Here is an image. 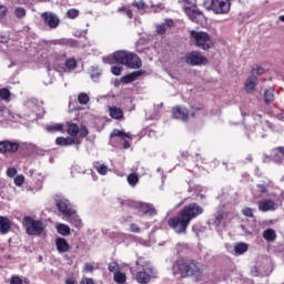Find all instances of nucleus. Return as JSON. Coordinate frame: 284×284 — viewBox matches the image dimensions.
<instances>
[{
    "instance_id": "a19ab883",
    "label": "nucleus",
    "mask_w": 284,
    "mask_h": 284,
    "mask_svg": "<svg viewBox=\"0 0 284 284\" xmlns=\"http://www.w3.org/2000/svg\"><path fill=\"white\" fill-rule=\"evenodd\" d=\"M108 270H109V272H111L112 274H116V272H119V270H120L119 263H116V262H111V263H109Z\"/></svg>"
},
{
    "instance_id": "393cba45",
    "label": "nucleus",
    "mask_w": 284,
    "mask_h": 284,
    "mask_svg": "<svg viewBox=\"0 0 284 284\" xmlns=\"http://www.w3.org/2000/svg\"><path fill=\"white\" fill-rule=\"evenodd\" d=\"M67 217L69 219V223H71L73 227H77L78 230H81L83 227V222L81 221V217L77 215V213Z\"/></svg>"
},
{
    "instance_id": "20e7f679",
    "label": "nucleus",
    "mask_w": 284,
    "mask_h": 284,
    "mask_svg": "<svg viewBox=\"0 0 284 284\" xmlns=\"http://www.w3.org/2000/svg\"><path fill=\"white\" fill-rule=\"evenodd\" d=\"M191 112L187 108L181 106V105H175L172 108V116L173 119H179L180 121H189L190 116H199V114H203L205 116L206 111L205 108H191Z\"/></svg>"
},
{
    "instance_id": "4be33fe9",
    "label": "nucleus",
    "mask_w": 284,
    "mask_h": 284,
    "mask_svg": "<svg viewBox=\"0 0 284 284\" xmlns=\"http://www.w3.org/2000/svg\"><path fill=\"white\" fill-rule=\"evenodd\" d=\"M140 210L144 216H156L158 212L152 204H142Z\"/></svg>"
},
{
    "instance_id": "37998d69",
    "label": "nucleus",
    "mask_w": 284,
    "mask_h": 284,
    "mask_svg": "<svg viewBox=\"0 0 284 284\" xmlns=\"http://www.w3.org/2000/svg\"><path fill=\"white\" fill-rule=\"evenodd\" d=\"M68 19H77L79 17V10L78 9H69L67 11Z\"/></svg>"
},
{
    "instance_id": "ea45409f",
    "label": "nucleus",
    "mask_w": 284,
    "mask_h": 284,
    "mask_svg": "<svg viewBox=\"0 0 284 284\" xmlns=\"http://www.w3.org/2000/svg\"><path fill=\"white\" fill-rule=\"evenodd\" d=\"M26 13H27V11L23 7H17L14 9V14H16L17 19H23V17H26Z\"/></svg>"
},
{
    "instance_id": "ddd939ff",
    "label": "nucleus",
    "mask_w": 284,
    "mask_h": 284,
    "mask_svg": "<svg viewBox=\"0 0 284 284\" xmlns=\"http://www.w3.org/2000/svg\"><path fill=\"white\" fill-rule=\"evenodd\" d=\"M125 65L126 68H131L132 70H139V68L143 65V62L136 53L129 52Z\"/></svg>"
},
{
    "instance_id": "58836bf2",
    "label": "nucleus",
    "mask_w": 284,
    "mask_h": 284,
    "mask_svg": "<svg viewBox=\"0 0 284 284\" xmlns=\"http://www.w3.org/2000/svg\"><path fill=\"white\" fill-rule=\"evenodd\" d=\"M243 216H246V219H254V210L252 207L245 206L242 209Z\"/></svg>"
},
{
    "instance_id": "de8ad7c7",
    "label": "nucleus",
    "mask_w": 284,
    "mask_h": 284,
    "mask_svg": "<svg viewBox=\"0 0 284 284\" xmlns=\"http://www.w3.org/2000/svg\"><path fill=\"white\" fill-rule=\"evenodd\" d=\"M10 284H23V280L19 275H12Z\"/></svg>"
},
{
    "instance_id": "5fc2aeb1",
    "label": "nucleus",
    "mask_w": 284,
    "mask_h": 284,
    "mask_svg": "<svg viewBox=\"0 0 284 284\" xmlns=\"http://www.w3.org/2000/svg\"><path fill=\"white\" fill-rule=\"evenodd\" d=\"M7 14H8V7L0 4V19H4Z\"/></svg>"
},
{
    "instance_id": "f704fd0d",
    "label": "nucleus",
    "mask_w": 284,
    "mask_h": 284,
    "mask_svg": "<svg viewBox=\"0 0 284 284\" xmlns=\"http://www.w3.org/2000/svg\"><path fill=\"white\" fill-rule=\"evenodd\" d=\"M126 181H128L129 185L134 187L139 183V175H136L135 173H130L126 178Z\"/></svg>"
},
{
    "instance_id": "9b49d317",
    "label": "nucleus",
    "mask_w": 284,
    "mask_h": 284,
    "mask_svg": "<svg viewBox=\"0 0 284 284\" xmlns=\"http://www.w3.org/2000/svg\"><path fill=\"white\" fill-rule=\"evenodd\" d=\"M41 19L44 26H48L51 30H55V28H59V24L61 23L59 17L50 11L41 13Z\"/></svg>"
},
{
    "instance_id": "5701e85b",
    "label": "nucleus",
    "mask_w": 284,
    "mask_h": 284,
    "mask_svg": "<svg viewBox=\"0 0 284 284\" xmlns=\"http://www.w3.org/2000/svg\"><path fill=\"white\" fill-rule=\"evenodd\" d=\"M109 114L111 119H114L115 121H121V119H123V110L121 108L110 106Z\"/></svg>"
},
{
    "instance_id": "49530a36",
    "label": "nucleus",
    "mask_w": 284,
    "mask_h": 284,
    "mask_svg": "<svg viewBox=\"0 0 284 284\" xmlns=\"http://www.w3.org/2000/svg\"><path fill=\"white\" fill-rule=\"evenodd\" d=\"M111 72H112V74H114V77H121V72H123V68L116 67V65L112 67Z\"/></svg>"
},
{
    "instance_id": "09e8293b",
    "label": "nucleus",
    "mask_w": 284,
    "mask_h": 284,
    "mask_svg": "<svg viewBox=\"0 0 284 284\" xmlns=\"http://www.w3.org/2000/svg\"><path fill=\"white\" fill-rule=\"evenodd\" d=\"M134 8H136L138 10H145V8H148V4H145L143 2V0H140L138 2L133 3Z\"/></svg>"
},
{
    "instance_id": "a878e982",
    "label": "nucleus",
    "mask_w": 284,
    "mask_h": 284,
    "mask_svg": "<svg viewBox=\"0 0 284 284\" xmlns=\"http://www.w3.org/2000/svg\"><path fill=\"white\" fill-rule=\"evenodd\" d=\"M263 239L268 243L276 241V231H274L273 229H266L263 232Z\"/></svg>"
},
{
    "instance_id": "bf43d9fd",
    "label": "nucleus",
    "mask_w": 284,
    "mask_h": 284,
    "mask_svg": "<svg viewBox=\"0 0 284 284\" xmlns=\"http://www.w3.org/2000/svg\"><path fill=\"white\" fill-rule=\"evenodd\" d=\"M272 152H277V154H281V156L284 158V146H276L272 150Z\"/></svg>"
},
{
    "instance_id": "1a4fd4ad",
    "label": "nucleus",
    "mask_w": 284,
    "mask_h": 284,
    "mask_svg": "<svg viewBox=\"0 0 284 284\" xmlns=\"http://www.w3.org/2000/svg\"><path fill=\"white\" fill-rule=\"evenodd\" d=\"M19 148H21L19 141H0V154H17V152H19Z\"/></svg>"
},
{
    "instance_id": "bb28decb",
    "label": "nucleus",
    "mask_w": 284,
    "mask_h": 284,
    "mask_svg": "<svg viewBox=\"0 0 284 284\" xmlns=\"http://www.w3.org/2000/svg\"><path fill=\"white\" fill-rule=\"evenodd\" d=\"M113 281L116 284H125L128 283V275L121 271L115 272V274H113Z\"/></svg>"
},
{
    "instance_id": "2eb2a0df",
    "label": "nucleus",
    "mask_w": 284,
    "mask_h": 284,
    "mask_svg": "<svg viewBox=\"0 0 284 284\" xmlns=\"http://www.w3.org/2000/svg\"><path fill=\"white\" fill-rule=\"evenodd\" d=\"M194 39L196 47L202 50H210V48H214V41L210 37H195Z\"/></svg>"
},
{
    "instance_id": "f3484780",
    "label": "nucleus",
    "mask_w": 284,
    "mask_h": 284,
    "mask_svg": "<svg viewBox=\"0 0 284 284\" xmlns=\"http://www.w3.org/2000/svg\"><path fill=\"white\" fill-rule=\"evenodd\" d=\"M55 247L59 254H65V252H70V243H68V240L63 237L55 239Z\"/></svg>"
},
{
    "instance_id": "473e14b6",
    "label": "nucleus",
    "mask_w": 284,
    "mask_h": 284,
    "mask_svg": "<svg viewBox=\"0 0 284 284\" xmlns=\"http://www.w3.org/2000/svg\"><path fill=\"white\" fill-rule=\"evenodd\" d=\"M10 97H12V93H10V90L8 88L0 89L1 101H10Z\"/></svg>"
},
{
    "instance_id": "423d86ee",
    "label": "nucleus",
    "mask_w": 284,
    "mask_h": 284,
    "mask_svg": "<svg viewBox=\"0 0 284 284\" xmlns=\"http://www.w3.org/2000/svg\"><path fill=\"white\" fill-rule=\"evenodd\" d=\"M152 278H154V267L149 263L142 265V270L135 274V281L140 284H148Z\"/></svg>"
},
{
    "instance_id": "4468645a",
    "label": "nucleus",
    "mask_w": 284,
    "mask_h": 284,
    "mask_svg": "<svg viewBox=\"0 0 284 284\" xmlns=\"http://www.w3.org/2000/svg\"><path fill=\"white\" fill-rule=\"evenodd\" d=\"M55 145H60L61 148H68L69 145H81V141L78 138L58 136L55 139Z\"/></svg>"
},
{
    "instance_id": "13d9d810",
    "label": "nucleus",
    "mask_w": 284,
    "mask_h": 284,
    "mask_svg": "<svg viewBox=\"0 0 284 284\" xmlns=\"http://www.w3.org/2000/svg\"><path fill=\"white\" fill-rule=\"evenodd\" d=\"M80 284H95L94 280L91 277H82Z\"/></svg>"
},
{
    "instance_id": "338daca9",
    "label": "nucleus",
    "mask_w": 284,
    "mask_h": 284,
    "mask_svg": "<svg viewBox=\"0 0 284 284\" xmlns=\"http://www.w3.org/2000/svg\"><path fill=\"white\" fill-rule=\"evenodd\" d=\"M8 41H6V37H0V43H7Z\"/></svg>"
},
{
    "instance_id": "412c9836",
    "label": "nucleus",
    "mask_w": 284,
    "mask_h": 284,
    "mask_svg": "<svg viewBox=\"0 0 284 284\" xmlns=\"http://www.w3.org/2000/svg\"><path fill=\"white\" fill-rule=\"evenodd\" d=\"M141 74H144V71H133L124 77L121 78L122 83H132L133 81H136Z\"/></svg>"
},
{
    "instance_id": "052dcab7",
    "label": "nucleus",
    "mask_w": 284,
    "mask_h": 284,
    "mask_svg": "<svg viewBox=\"0 0 284 284\" xmlns=\"http://www.w3.org/2000/svg\"><path fill=\"white\" fill-rule=\"evenodd\" d=\"M88 134H90V131H88V128L82 126V128L80 129V136L85 138V136H88Z\"/></svg>"
},
{
    "instance_id": "72a5a7b5",
    "label": "nucleus",
    "mask_w": 284,
    "mask_h": 284,
    "mask_svg": "<svg viewBox=\"0 0 284 284\" xmlns=\"http://www.w3.org/2000/svg\"><path fill=\"white\" fill-rule=\"evenodd\" d=\"M47 132H63V124H50L45 128Z\"/></svg>"
},
{
    "instance_id": "cd10ccee",
    "label": "nucleus",
    "mask_w": 284,
    "mask_h": 284,
    "mask_svg": "<svg viewBox=\"0 0 284 284\" xmlns=\"http://www.w3.org/2000/svg\"><path fill=\"white\" fill-rule=\"evenodd\" d=\"M116 136H119V138L122 139V140L132 139V134L125 133L124 131H121V130H119V129H114V130L111 132L110 138H111V139H114V138H116Z\"/></svg>"
},
{
    "instance_id": "e2e57ef3",
    "label": "nucleus",
    "mask_w": 284,
    "mask_h": 284,
    "mask_svg": "<svg viewBox=\"0 0 284 284\" xmlns=\"http://www.w3.org/2000/svg\"><path fill=\"white\" fill-rule=\"evenodd\" d=\"M65 284H77V281L74 278H67Z\"/></svg>"
},
{
    "instance_id": "7c9ffc66",
    "label": "nucleus",
    "mask_w": 284,
    "mask_h": 284,
    "mask_svg": "<svg viewBox=\"0 0 284 284\" xmlns=\"http://www.w3.org/2000/svg\"><path fill=\"white\" fill-rule=\"evenodd\" d=\"M57 230L58 234H61V236H70V226L65 224H59Z\"/></svg>"
},
{
    "instance_id": "4d7b16f0",
    "label": "nucleus",
    "mask_w": 284,
    "mask_h": 284,
    "mask_svg": "<svg viewBox=\"0 0 284 284\" xmlns=\"http://www.w3.org/2000/svg\"><path fill=\"white\" fill-rule=\"evenodd\" d=\"M7 176H9V179H14V176H17V170L14 168H9L7 170Z\"/></svg>"
},
{
    "instance_id": "0eeeda50",
    "label": "nucleus",
    "mask_w": 284,
    "mask_h": 284,
    "mask_svg": "<svg viewBox=\"0 0 284 284\" xmlns=\"http://www.w3.org/2000/svg\"><path fill=\"white\" fill-rule=\"evenodd\" d=\"M55 206L63 214V216H72L73 214H77V211L72 209V204L70 203V200L65 197H58L55 199Z\"/></svg>"
},
{
    "instance_id": "680f3d73",
    "label": "nucleus",
    "mask_w": 284,
    "mask_h": 284,
    "mask_svg": "<svg viewBox=\"0 0 284 284\" xmlns=\"http://www.w3.org/2000/svg\"><path fill=\"white\" fill-rule=\"evenodd\" d=\"M123 141H124L123 142V150H130V146H131L130 142L128 140H123Z\"/></svg>"
},
{
    "instance_id": "c03bdc74",
    "label": "nucleus",
    "mask_w": 284,
    "mask_h": 284,
    "mask_svg": "<svg viewBox=\"0 0 284 284\" xmlns=\"http://www.w3.org/2000/svg\"><path fill=\"white\" fill-rule=\"evenodd\" d=\"M272 159L275 163H283V155H281V153L278 152H273L272 154Z\"/></svg>"
},
{
    "instance_id": "c9c22d12",
    "label": "nucleus",
    "mask_w": 284,
    "mask_h": 284,
    "mask_svg": "<svg viewBox=\"0 0 284 284\" xmlns=\"http://www.w3.org/2000/svg\"><path fill=\"white\" fill-rule=\"evenodd\" d=\"M67 70H77V60L74 58H69L64 62Z\"/></svg>"
},
{
    "instance_id": "69168bd1",
    "label": "nucleus",
    "mask_w": 284,
    "mask_h": 284,
    "mask_svg": "<svg viewBox=\"0 0 284 284\" xmlns=\"http://www.w3.org/2000/svg\"><path fill=\"white\" fill-rule=\"evenodd\" d=\"M99 77H101V73H97V74H91V79H99Z\"/></svg>"
},
{
    "instance_id": "f257e3e1",
    "label": "nucleus",
    "mask_w": 284,
    "mask_h": 284,
    "mask_svg": "<svg viewBox=\"0 0 284 284\" xmlns=\"http://www.w3.org/2000/svg\"><path fill=\"white\" fill-rule=\"evenodd\" d=\"M203 212V206L199 205V203H190L180 210L178 215L170 217L168 220V225L175 234H187L190 223H192L194 219H199Z\"/></svg>"
},
{
    "instance_id": "6e6552de",
    "label": "nucleus",
    "mask_w": 284,
    "mask_h": 284,
    "mask_svg": "<svg viewBox=\"0 0 284 284\" xmlns=\"http://www.w3.org/2000/svg\"><path fill=\"white\" fill-rule=\"evenodd\" d=\"M185 63L187 65H207L209 60L207 58L201 55L199 51H191L185 54Z\"/></svg>"
},
{
    "instance_id": "e433bc0d",
    "label": "nucleus",
    "mask_w": 284,
    "mask_h": 284,
    "mask_svg": "<svg viewBox=\"0 0 284 284\" xmlns=\"http://www.w3.org/2000/svg\"><path fill=\"white\" fill-rule=\"evenodd\" d=\"M264 101H265V103H273V101H274V91L273 90L265 91Z\"/></svg>"
},
{
    "instance_id": "f8f14e48",
    "label": "nucleus",
    "mask_w": 284,
    "mask_h": 284,
    "mask_svg": "<svg viewBox=\"0 0 284 284\" xmlns=\"http://www.w3.org/2000/svg\"><path fill=\"white\" fill-rule=\"evenodd\" d=\"M174 28H176V22L174 19L166 18L162 23L155 26V32L156 34H160V37H163V34L171 32V30H174Z\"/></svg>"
},
{
    "instance_id": "a211bd4d",
    "label": "nucleus",
    "mask_w": 284,
    "mask_h": 284,
    "mask_svg": "<svg viewBox=\"0 0 284 284\" xmlns=\"http://www.w3.org/2000/svg\"><path fill=\"white\" fill-rule=\"evenodd\" d=\"M129 54L130 52L128 51H115L113 53V60L115 61V63H119L120 65H125L128 62Z\"/></svg>"
},
{
    "instance_id": "7ed1b4c3",
    "label": "nucleus",
    "mask_w": 284,
    "mask_h": 284,
    "mask_svg": "<svg viewBox=\"0 0 284 284\" xmlns=\"http://www.w3.org/2000/svg\"><path fill=\"white\" fill-rule=\"evenodd\" d=\"M180 3H182V10L190 21L197 23V26H205L207 19L195 3L190 0H180Z\"/></svg>"
},
{
    "instance_id": "a18cd8bd",
    "label": "nucleus",
    "mask_w": 284,
    "mask_h": 284,
    "mask_svg": "<svg viewBox=\"0 0 284 284\" xmlns=\"http://www.w3.org/2000/svg\"><path fill=\"white\" fill-rule=\"evenodd\" d=\"M83 272L92 274V272H94V264L85 263L83 266Z\"/></svg>"
},
{
    "instance_id": "4c0bfd02",
    "label": "nucleus",
    "mask_w": 284,
    "mask_h": 284,
    "mask_svg": "<svg viewBox=\"0 0 284 284\" xmlns=\"http://www.w3.org/2000/svg\"><path fill=\"white\" fill-rule=\"evenodd\" d=\"M214 223H216V225H221V223L223 222V219H225V214L223 213V210H220L215 213L214 215Z\"/></svg>"
},
{
    "instance_id": "0e129e2a",
    "label": "nucleus",
    "mask_w": 284,
    "mask_h": 284,
    "mask_svg": "<svg viewBox=\"0 0 284 284\" xmlns=\"http://www.w3.org/2000/svg\"><path fill=\"white\" fill-rule=\"evenodd\" d=\"M126 17H129V19H133L134 14L132 13V10H126Z\"/></svg>"
},
{
    "instance_id": "603ef678",
    "label": "nucleus",
    "mask_w": 284,
    "mask_h": 284,
    "mask_svg": "<svg viewBox=\"0 0 284 284\" xmlns=\"http://www.w3.org/2000/svg\"><path fill=\"white\" fill-rule=\"evenodd\" d=\"M190 34H191V37H209L207 33L201 32V31H196V30H191Z\"/></svg>"
},
{
    "instance_id": "864d4df0",
    "label": "nucleus",
    "mask_w": 284,
    "mask_h": 284,
    "mask_svg": "<svg viewBox=\"0 0 284 284\" xmlns=\"http://www.w3.org/2000/svg\"><path fill=\"white\" fill-rule=\"evenodd\" d=\"M256 72L257 77H261V74H265V69H263L262 67H256L255 69H252V74L254 75V73Z\"/></svg>"
},
{
    "instance_id": "6e6d98bb",
    "label": "nucleus",
    "mask_w": 284,
    "mask_h": 284,
    "mask_svg": "<svg viewBox=\"0 0 284 284\" xmlns=\"http://www.w3.org/2000/svg\"><path fill=\"white\" fill-rule=\"evenodd\" d=\"M256 187H257V191L260 192V194H266L267 184H257Z\"/></svg>"
},
{
    "instance_id": "9d476101",
    "label": "nucleus",
    "mask_w": 284,
    "mask_h": 284,
    "mask_svg": "<svg viewBox=\"0 0 284 284\" xmlns=\"http://www.w3.org/2000/svg\"><path fill=\"white\" fill-rule=\"evenodd\" d=\"M231 6L230 0H211V10H213L215 14H227Z\"/></svg>"
},
{
    "instance_id": "aec40b11",
    "label": "nucleus",
    "mask_w": 284,
    "mask_h": 284,
    "mask_svg": "<svg viewBox=\"0 0 284 284\" xmlns=\"http://www.w3.org/2000/svg\"><path fill=\"white\" fill-rule=\"evenodd\" d=\"M256 81H257L256 75L248 77L244 84L245 92H247L248 94L254 92V90H256Z\"/></svg>"
},
{
    "instance_id": "c756f323",
    "label": "nucleus",
    "mask_w": 284,
    "mask_h": 284,
    "mask_svg": "<svg viewBox=\"0 0 284 284\" xmlns=\"http://www.w3.org/2000/svg\"><path fill=\"white\" fill-rule=\"evenodd\" d=\"M94 170H97L98 174H101V176H105V174H108L109 169L108 165L95 162Z\"/></svg>"
},
{
    "instance_id": "774afa93",
    "label": "nucleus",
    "mask_w": 284,
    "mask_h": 284,
    "mask_svg": "<svg viewBox=\"0 0 284 284\" xmlns=\"http://www.w3.org/2000/svg\"><path fill=\"white\" fill-rule=\"evenodd\" d=\"M278 19L284 23V16H280Z\"/></svg>"
},
{
    "instance_id": "dca6fc26",
    "label": "nucleus",
    "mask_w": 284,
    "mask_h": 284,
    "mask_svg": "<svg viewBox=\"0 0 284 284\" xmlns=\"http://www.w3.org/2000/svg\"><path fill=\"white\" fill-rule=\"evenodd\" d=\"M260 212H274L276 203L273 200H262L258 202Z\"/></svg>"
},
{
    "instance_id": "3c124183",
    "label": "nucleus",
    "mask_w": 284,
    "mask_h": 284,
    "mask_svg": "<svg viewBox=\"0 0 284 284\" xmlns=\"http://www.w3.org/2000/svg\"><path fill=\"white\" fill-rule=\"evenodd\" d=\"M8 121V116H6V109L0 106V123H6Z\"/></svg>"
},
{
    "instance_id": "8fccbe9b",
    "label": "nucleus",
    "mask_w": 284,
    "mask_h": 284,
    "mask_svg": "<svg viewBox=\"0 0 284 284\" xmlns=\"http://www.w3.org/2000/svg\"><path fill=\"white\" fill-rule=\"evenodd\" d=\"M130 230L134 234H141V227H139V224H136V223H131L130 224Z\"/></svg>"
},
{
    "instance_id": "c85d7f7f",
    "label": "nucleus",
    "mask_w": 284,
    "mask_h": 284,
    "mask_svg": "<svg viewBox=\"0 0 284 284\" xmlns=\"http://www.w3.org/2000/svg\"><path fill=\"white\" fill-rule=\"evenodd\" d=\"M250 250V246L246 243H239L234 246L235 254H245Z\"/></svg>"
},
{
    "instance_id": "79ce46f5",
    "label": "nucleus",
    "mask_w": 284,
    "mask_h": 284,
    "mask_svg": "<svg viewBox=\"0 0 284 284\" xmlns=\"http://www.w3.org/2000/svg\"><path fill=\"white\" fill-rule=\"evenodd\" d=\"M24 183H26V176L17 175L14 178V185H17V187H21V185H23Z\"/></svg>"
},
{
    "instance_id": "39448f33",
    "label": "nucleus",
    "mask_w": 284,
    "mask_h": 284,
    "mask_svg": "<svg viewBox=\"0 0 284 284\" xmlns=\"http://www.w3.org/2000/svg\"><path fill=\"white\" fill-rule=\"evenodd\" d=\"M22 226L28 236H41L45 232V224L41 220H34L32 216H24L22 219Z\"/></svg>"
},
{
    "instance_id": "2f4dec72",
    "label": "nucleus",
    "mask_w": 284,
    "mask_h": 284,
    "mask_svg": "<svg viewBox=\"0 0 284 284\" xmlns=\"http://www.w3.org/2000/svg\"><path fill=\"white\" fill-rule=\"evenodd\" d=\"M78 103H80V105H88V103H90V95L85 92H81L78 95Z\"/></svg>"
},
{
    "instance_id": "f03ea898",
    "label": "nucleus",
    "mask_w": 284,
    "mask_h": 284,
    "mask_svg": "<svg viewBox=\"0 0 284 284\" xmlns=\"http://www.w3.org/2000/svg\"><path fill=\"white\" fill-rule=\"evenodd\" d=\"M176 267L182 278H203V264L194 258L181 257L176 261Z\"/></svg>"
},
{
    "instance_id": "b1692460",
    "label": "nucleus",
    "mask_w": 284,
    "mask_h": 284,
    "mask_svg": "<svg viewBox=\"0 0 284 284\" xmlns=\"http://www.w3.org/2000/svg\"><path fill=\"white\" fill-rule=\"evenodd\" d=\"M67 132L70 136H72L71 139H74V136H78L79 132H80L79 124L68 122L67 123Z\"/></svg>"
},
{
    "instance_id": "6ab92c4d",
    "label": "nucleus",
    "mask_w": 284,
    "mask_h": 284,
    "mask_svg": "<svg viewBox=\"0 0 284 284\" xmlns=\"http://www.w3.org/2000/svg\"><path fill=\"white\" fill-rule=\"evenodd\" d=\"M12 229V222L7 216L0 215V234H8Z\"/></svg>"
}]
</instances>
